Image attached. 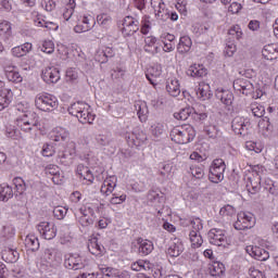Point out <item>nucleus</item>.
Returning a JSON list of instances; mask_svg holds the SVG:
<instances>
[{
  "label": "nucleus",
  "instance_id": "f257e3e1",
  "mask_svg": "<svg viewBox=\"0 0 278 278\" xmlns=\"http://www.w3.org/2000/svg\"><path fill=\"white\" fill-rule=\"evenodd\" d=\"M16 110L22 112V114L15 118L17 129L27 135L28 138H37L42 127L40 116L35 112L23 110V104H17Z\"/></svg>",
  "mask_w": 278,
  "mask_h": 278
},
{
  "label": "nucleus",
  "instance_id": "f03ea898",
  "mask_svg": "<svg viewBox=\"0 0 278 278\" xmlns=\"http://www.w3.org/2000/svg\"><path fill=\"white\" fill-rule=\"evenodd\" d=\"M67 112L71 116H75L83 125H86V123L92 125L94 123V114H92L90 105L86 102H74L68 106Z\"/></svg>",
  "mask_w": 278,
  "mask_h": 278
},
{
  "label": "nucleus",
  "instance_id": "7ed1b4c3",
  "mask_svg": "<svg viewBox=\"0 0 278 278\" xmlns=\"http://www.w3.org/2000/svg\"><path fill=\"white\" fill-rule=\"evenodd\" d=\"M169 136L176 144H188V142H192V140H194L195 134L192 126L186 125L173 128Z\"/></svg>",
  "mask_w": 278,
  "mask_h": 278
},
{
  "label": "nucleus",
  "instance_id": "20e7f679",
  "mask_svg": "<svg viewBox=\"0 0 278 278\" xmlns=\"http://www.w3.org/2000/svg\"><path fill=\"white\" fill-rule=\"evenodd\" d=\"M35 105L41 112H54V110H58L60 102L58 97L51 93H39L35 98Z\"/></svg>",
  "mask_w": 278,
  "mask_h": 278
},
{
  "label": "nucleus",
  "instance_id": "39448f33",
  "mask_svg": "<svg viewBox=\"0 0 278 278\" xmlns=\"http://www.w3.org/2000/svg\"><path fill=\"white\" fill-rule=\"evenodd\" d=\"M227 165L223 159H215L210 167L208 179L212 184H220L225 179Z\"/></svg>",
  "mask_w": 278,
  "mask_h": 278
},
{
  "label": "nucleus",
  "instance_id": "423d86ee",
  "mask_svg": "<svg viewBox=\"0 0 278 278\" xmlns=\"http://www.w3.org/2000/svg\"><path fill=\"white\" fill-rule=\"evenodd\" d=\"M88 266V260L79 254H66L64 257V267L67 270H83Z\"/></svg>",
  "mask_w": 278,
  "mask_h": 278
},
{
  "label": "nucleus",
  "instance_id": "0eeeda50",
  "mask_svg": "<svg viewBox=\"0 0 278 278\" xmlns=\"http://www.w3.org/2000/svg\"><path fill=\"white\" fill-rule=\"evenodd\" d=\"M252 227H255V215L251 212L238 213L235 229L244 231V229H252Z\"/></svg>",
  "mask_w": 278,
  "mask_h": 278
},
{
  "label": "nucleus",
  "instance_id": "6e6552de",
  "mask_svg": "<svg viewBox=\"0 0 278 278\" xmlns=\"http://www.w3.org/2000/svg\"><path fill=\"white\" fill-rule=\"evenodd\" d=\"M150 3L156 21L165 23V21L170 18V10H168L164 0H151Z\"/></svg>",
  "mask_w": 278,
  "mask_h": 278
},
{
  "label": "nucleus",
  "instance_id": "1a4fd4ad",
  "mask_svg": "<svg viewBox=\"0 0 278 278\" xmlns=\"http://www.w3.org/2000/svg\"><path fill=\"white\" fill-rule=\"evenodd\" d=\"M208 242L214 247H225L227 244V231L220 228H212L208 231Z\"/></svg>",
  "mask_w": 278,
  "mask_h": 278
},
{
  "label": "nucleus",
  "instance_id": "9d476101",
  "mask_svg": "<svg viewBox=\"0 0 278 278\" xmlns=\"http://www.w3.org/2000/svg\"><path fill=\"white\" fill-rule=\"evenodd\" d=\"M37 230L43 240H53L58 236V227L49 222H41L37 225Z\"/></svg>",
  "mask_w": 278,
  "mask_h": 278
},
{
  "label": "nucleus",
  "instance_id": "9b49d317",
  "mask_svg": "<svg viewBox=\"0 0 278 278\" xmlns=\"http://www.w3.org/2000/svg\"><path fill=\"white\" fill-rule=\"evenodd\" d=\"M30 18L35 27H43L45 29H49L50 31H58V24L46 21L45 16L38 13V11H33L30 13Z\"/></svg>",
  "mask_w": 278,
  "mask_h": 278
},
{
  "label": "nucleus",
  "instance_id": "f8f14e48",
  "mask_svg": "<svg viewBox=\"0 0 278 278\" xmlns=\"http://www.w3.org/2000/svg\"><path fill=\"white\" fill-rule=\"evenodd\" d=\"M98 264V270L104 277H114V278H131V274L127 270H117L115 268H112L105 264L97 263Z\"/></svg>",
  "mask_w": 278,
  "mask_h": 278
},
{
  "label": "nucleus",
  "instance_id": "ddd939ff",
  "mask_svg": "<svg viewBox=\"0 0 278 278\" xmlns=\"http://www.w3.org/2000/svg\"><path fill=\"white\" fill-rule=\"evenodd\" d=\"M7 244L1 251V257L7 264H16V261L21 260V253H18V250L12 243Z\"/></svg>",
  "mask_w": 278,
  "mask_h": 278
},
{
  "label": "nucleus",
  "instance_id": "4468645a",
  "mask_svg": "<svg viewBox=\"0 0 278 278\" xmlns=\"http://www.w3.org/2000/svg\"><path fill=\"white\" fill-rule=\"evenodd\" d=\"M122 25V34L124 36H134L140 29V22L134 16L124 17Z\"/></svg>",
  "mask_w": 278,
  "mask_h": 278
},
{
  "label": "nucleus",
  "instance_id": "2eb2a0df",
  "mask_svg": "<svg viewBox=\"0 0 278 278\" xmlns=\"http://www.w3.org/2000/svg\"><path fill=\"white\" fill-rule=\"evenodd\" d=\"M43 260H46L48 264H52L53 266H60L63 260L62 251L55 248H46L43 250Z\"/></svg>",
  "mask_w": 278,
  "mask_h": 278
},
{
  "label": "nucleus",
  "instance_id": "dca6fc26",
  "mask_svg": "<svg viewBox=\"0 0 278 278\" xmlns=\"http://www.w3.org/2000/svg\"><path fill=\"white\" fill-rule=\"evenodd\" d=\"M249 119L242 116H237L231 122V129L237 136H247L249 131Z\"/></svg>",
  "mask_w": 278,
  "mask_h": 278
},
{
  "label": "nucleus",
  "instance_id": "f3484780",
  "mask_svg": "<svg viewBox=\"0 0 278 278\" xmlns=\"http://www.w3.org/2000/svg\"><path fill=\"white\" fill-rule=\"evenodd\" d=\"M13 97L12 89L5 87V83L0 80V112L12 103Z\"/></svg>",
  "mask_w": 278,
  "mask_h": 278
},
{
  "label": "nucleus",
  "instance_id": "a211bd4d",
  "mask_svg": "<svg viewBox=\"0 0 278 278\" xmlns=\"http://www.w3.org/2000/svg\"><path fill=\"white\" fill-rule=\"evenodd\" d=\"M245 252L250 254L251 257L257 260L258 262H266L270 254L264 248L257 245H247Z\"/></svg>",
  "mask_w": 278,
  "mask_h": 278
},
{
  "label": "nucleus",
  "instance_id": "6ab92c4d",
  "mask_svg": "<svg viewBox=\"0 0 278 278\" xmlns=\"http://www.w3.org/2000/svg\"><path fill=\"white\" fill-rule=\"evenodd\" d=\"M233 89L237 92H242V94H245L249 97V94L253 93V84H251V80L244 79V78H238L233 81Z\"/></svg>",
  "mask_w": 278,
  "mask_h": 278
},
{
  "label": "nucleus",
  "instance_id": "aec40b11",
  "mask_svg": "<svg viewBox=\"0 0 278 278\" xmlns=\"http://www.w3.org/2000/svg\"><path fill=\"white\" fill-rule=\"evenodd\" d=\"M138 253L141 257H147V255H151L155 247L153 245V241L149 239L138 238L137 239Z\"/></svg>",
  "mask_w": 278,
  "mask_h": 278
},
{
  "label": "nucleus",
  "instance_id": "412c9836",
  "mask_svg": "<svg viewBox=\"0 0 278 278\" xmlns=\"http://www.w3.org/2000/svg\"><path fill=\"white\" fill-rule=\"evenodd\" d=\"M41 78L46 84H58L60 81V70L46 67L41 73Z\"/></svg>",
  "mask_w": 278,
  "mask_h": 278
},
{
  "label": "nucleus",
  "instance_id": "4be33fe9",
  "mask_svg": "<svg viewBox=\"0 0 278 278\" xmlns=\"http://www.w3.org/2000/svg\"><path fill=\"white\" fill-rule=\"evenodd\" d=\"M68 136H71L68 130L62 127H55L49 134L50 140H52V142H60V143L66 142L68 140Z\"/></svg>",
  "mask_w": 278,
  "mask_h": 278
},
{
  "label": "nucleus",
  "instance_id": "5701e85b",
  "mask_svg": "<svg viewBox=\"0 0 278 278\" xmlns=\"http://www.w3.org/2000/svg\"><path fill=\"white\" fill-rule=\"evenodd\" d=\"M146 77L152 86H155L157 84V78L162 77V64L160 63L152 64L148 68Z\"/></svg>",
  "mask_w": 278,
  "mask_h": 278
},
{
  "label": "nucleus",
  "instance_id": "b1692460",
  "mask_svg": "<svg viewBox=\"0 0 278 278\" xmlns=\"http://www.w3.org/2000/svg\"><path fill=\"white\" fill-rule=\"evenodd\" d=\"M14 236H16V229H14V226L12 225L3 226L0 230V240L2 244H12Z\"/></svg>",
  "mask_w": 278,
  "mask_h": 278
},
{
  "label": "nucleus",
  "instance_id": "393cba45",
  "mask_svg": "<svg viewBox=\"0 0 278 278\" xmlns=\"http://www.w3.org/2000/svg\"><path fill=\"white\" fill-rule=\"evenodd\" d=\"M143 51L150 53V55H155L160 53V46H157V38L154 36H148L144 38Z\"/></svg>",
  "mask_w": 278,
  "mask_h": 278
},
{
  "label": "nucleus",
  "instance_id": "a878e982",
  "mask_svg": "<svg viewBox=\"0 0 278 278\" xmlns=\"http://www.w3.org/2000/svg\"><path fill=\"white\" fill-rule=\"evenodd\" d=\"M167 253L170 255V257H179V255L184 253V243L179 238H174L170 241Z\"/></svg>",
  "mask_w": 278,
  "mask_h": 278
},
{
  "label": "nucleus",
  "instance_id": "bb28decb",
  "mask_svg": "<svg viewBox=\"0 0 278 278\" xmlns=\"http://www.w3.org/2000/svg\"><path fill=\"white\" fill-rule=\"evenodd\" d=\"M187 75L188 77H193L195 79H199L207 75V68H205L203 64H192L188 67Z\"/></svg>",
  "mask_w": 278,
  "mask_h": 278
},
{
  "label": "nucleus",
  "instance_id": "cd10ccee",
  "mask_svg": "<svg viewBox=\"0 0 278 278\" xmlns=\"http://www.w3.org/2000/svg\"><path fill=\"white\" fill-rule=\"evenodd\" d=\"M166 90L170 97H179L181 94V85L179 84V79L172 77L166 81Z\"/></svg>",
  "mask_w": 278,
  "mask_h": 278
},
{
  "label": "nucleus",
  "instance_id": "c85d7f7f",
  "mask_svg": "<svg viewBox=\"0 0 278 278\" xmlns=\"http://www.w3.org/2000/svg\"><path fill=\"white\" fill-rule=\"evenodd\" d=\"M245 188L249 194H257L262 190V178L255 176L249 177Z\"/></svg>",
  "mask_w": 278,
  "mask_h": 278
},
{
  "label": "nucleus",
  "instance_id": "c756f323",
  "mask_svg": "<svg viewBox=\"0 0 278 278\" xmlns=\"http://www.w3.org/2000/svg\"><path fill=\"white\" fill-rule=\"evenodd\" d=\"M116 188V176H110L106 177L103 181L100 192L102 194H105V197H110L114 192V189Z\"/></svg>",
  "mask_w": 278,
  "mask_h": 278
},
{
  "label": "nucleus",
  "instance_id": "7c9ffc66",
  "mask_svg": "<svg viewBox=\"0 0 278 278\" xmlns=\"http://www.w3.org/2000/svg\"><path fill=\"white\" fill-rule=\"evenodd\" d=\"M4 75L9 81L13 84H21L23 81V76L16 71L15 66L4 67Z\"/></svg>",
  "mask_w": 278,
  "mask_h": 278
},
{
  "label": "nucleus",
  "instance_id": "2f4dec72",
  "mask_svg": "<svg viewBox=\"0 0 278 278\" xmlns=\"http://www.w3.org/2000/svg\"><path fill=\"white\" fill-rule=\"evenodd\" d=\"M88 251L91 255H103L105 253V247L99 243L97 238H92L88 242Z\"/></svg>",
  "mask_w": 278,
  "mask_h": 278
},
{
  "label": "nucleus",
  "instance_id": "473e14b6",
  "mask_svg": "<svg viewBox=\"0 0 278 278\" xmlns=\"http://www.w3.org/2000/svg\"><path fill=\"white\" fill-rule=\"evenodd\" d=\"M195 94L200 101H207L212 97V91L210 90V85L205 83H200L195 89Z\"/></svg>",
  "mask_w": 278,
  "mask_h": 278
},
{
  "label": "nucleus",
  "instance_id": "72a5a7b5",
  "mask_svg": "<svg viewBox=\"0 0 278 278\" xmlns=\"http://www.w3.org/2000/svg\"><path fill=\"white\" fill-rule=\"evenodd\" d=\"M190 49H192V39L189 36H181L177 45L178 53L184 55L185 53H189Z\"/></svg>",
  "mask_w": 278,
  "mask_h": 278
},
{
  "label": "nucleus",
  "instance_id": "f704fd0d",
  "mask_svg": "<svg viewBox=\"0 0 278 278\" xmlns=\"http://www.w3.org/2000/svg\"><path fill=\"white\" fill-rule=\"evenodd\" d=\"M24 244L27 251H31L33 253L40 249V241L38 240V237H36V235H27L24 239Z\"/></svg>",
  "mask_w": 278,
  "mask_h": 278
},
{
  "label": "nucleus",
  "instance_id": "c9c22d12",
  "mask_svg": "<svg viewBox=\"0 0 278 278\" xmlns=\"http://www.w3.org/2000/svg\"><path fill=\"white\" fill-rule=\"evenodd\" d=\"M31 49H33V45L30 42H25L21 46H16L12 48L11 53L12 55H14V58H23L27 55V53H29Z\"/></svg>",
  "mask_w": 278,
  "mask_h": 278
},
{
  "label": "nucleus",
  "instance_id": "e433bc0d",
  "mask_svg": "<svg viewBox=\"0 0 278 278\" xmlns=\"http://www.w3.org/2000/svg\"><path fill=\"white\" fill-rule=\"evenodd\" d=\"M76 173L80 176V179L88 181V184H92L94 181V175H92V172H90V168L87 166L79 164L76 168Z\"/></svg>",
  "mask_w": 278,
  "mask_h": 278
},
{
  "label": "nucleus",
  "instance_id": "4c0bfd02",
  "mask_svg": "<svg viewBox=\"0 0 278 278\" xmlns=\"http://www.w3.org/2000/svg\"><path fill=\"white\" fill-rule=\"evenodd\" d=\"M135 110L137 112V116L141 123H147V118H149V108L144 102H137L135 104Z\"/></svg>",
  "mask_w": 278,
  "mask_h": 278
},
{
  "label": "nucleus",
  "instance_id": "58836bf2",
  "mask_svg": "<svg viewBox=\"0 0 278 278\" xmlns=\"http://www.w3.org/2000/svg\"><path fill=\"white\" fill-rule=\"evenodd\" d=\"M216 98L224 103V105H231L233 103V93L229 90L218 89L216 91Z\"/></svg>",
  "mask_w": 278,
  "mask_h": 278
},
{
  "label": "nucleus",
  "instance_id": "ea45409f",
  "mask_svg": "<svg viewBox=\"0 0 278 278\" xmlns=\"http://www.w3.org/2000/svg\"><path fill=\"white\" fill-rule=\"evenodd\" d=\"M14 197V190L10 185L8 184H1L0 185V201H3L4 203H8L9 199H12Z\"/></svg>",
  "mask_w": 278,
  "mask_h": 278
},
{
  "label": "nucleus",
  "instance_id": "a19ab883",
  "mask_svg": "<svg viewBox=\"0 0 278 278\" xmlns=\"http://www.w3.org/2000/svg\"><path fill=\"white\" fill-rule=\"evenodd\" d=\"M81 216L78 219L79 225H81V227H90L91 225L94 224V219H92V217L88 216V213L90 212V208H88V211L85 207H81L79 210Z\"/></svg>",
  "mask_w": 278,
  "mask_h": 278
},
{
  "label": "nucleus",
  "instance_id": "79ce46f5",
  "mask_svg": "<svg viewBox=\"0 0 278 278\" xmlns=\"http://www.w3.org/2000/svg\"><path fill=\"white\" fill-rule=\"evenodd\" d=\"M126 140L130 147H140L146 140H147V135H143L141 132L140 137L136 136V134H129L126 135Z\"/></svg>",
  "mask_w": 278,
  "mask_h": 278
},
{
  "label": "nucleus",
  "instance_id": "37998d69",
  "mask_svg": "<svg viewBox=\"0 0 278 278\" xmlns=\"http://www.w3.org/2000/svg\"><path fill=\"white\" fill-rule=\"evenodd\" d=\"M263 55L267 58V60H277L278 59V45H269L265 46L263 50Z\"/></svg>",
  "mask_w": 278,
  "mask_h": 278
},
{
  "label": "nucleus",
  "instance_id": "c03bdc74",
  "mask_svg": "<svg viewBox=\"0 0 278 278\" xmlns=\"http://www.w3.org/2000/svg\"><path fill=\"white\" fill-rule=\"evenodd\" d=\"M189 240L192 249H199L203 244V237L201 236V232L190 231Z\"/></svg>",
  "mask_w": 278,
  "mask_h": 278
},
{
  "label": "nucleus",
  "instance_id": "a18cd8bd",
  "mask_svg": "<svg viewBox=\"0 0 278 278\" xmlns=\"http://www.w3.org/2000/svg\"><path fill=\"white\" fill-rule=\"evenodd\" d=\"M131 270L140 273L141 270H151V263L149 261L139 260L130 265Z\"/></svg>",
  "mask_w": 278,
  "mask_h": 278
},
{
  "label": "nucleus",
  "instance_id": "49530a36",
  "mask_svg": "<svg viewBox=\"0 0 278 278\" xmlns=\"http://www.w3.org/2000/svg\"><path fill=\"white\" fill-rule=\"evenodd\" d=\"M188 225H190L191 230L195 233H201V230L203 229V219L200 217H191L188 219Z\"/></svg>",
  "mask_w": 278,
  "mask_h": 278
},
{
  "label": "nucleus",
  "instance_id": "de8ad7c7",
  "mask_svg": "<svg viewBox=\"0 0 278 278\" xmlns=\"http://www.w3.org/2000/svg\"><path fill=\"white\" fill-rule=\"evenodd\" d=\"M194 112V109L188 106L185 109H181L178 112L174 113V118H176V121H188V118H190V114H192Z\"/></svg>",
  "mask_w": 278,
  "mask_h": 278
},
{
  "label": "nucleus",
  "instance_id": "09e8293b",
  "mask_svg": "<svg viewBox=\"0 0 278 278\" xmlns=\"http://www.w3.org/2000/svg\"><path fill=\"white\" fill-rule=\"evenodd\" d=\"M97 23L100 27L108 29L112 25V16L108 13H101L97 16Z\"/></svg>",
  "mask_w": 278,
  "mask_h": 278
},
{
  "label": "nucleus",
  "instance_id": "8fccbe9b",
  "mask_svg": "<svg viewBox=\"0 0 278 278\" xmlns=\"http://www.w3.org/2000/svg\"><path fill=\"white\" fill-rule=\"evenodd\" d=\"M76 7L77 3L75 2V0H68V3L66 4L65 10L63 12L64 21H71Z\"/></svg>",
  "mask_w": 278,
  "mask_h": 278
},
{
  "label": "nucleus",
  "instance_id": "3c124183",
  "mask_svg": "<svg viewBox=\"0 0 278 278\" xmlns=\"http://www.w3.org/2000/svg\"><path fill=\"white\" fill-rule=\"evenodd\" d=\"M258 129L263 136H268V131H270V119L268 117H263L258 121Z\"/></svg>",
  "mask_w": 278,
  "mask_h": 278
},
{
  "label": "nucleus",
  "instance_id": "603ef678",
  "mask_svg": "<svg viewBox=\"0 0 278 278\" xmlns=\"http://www.w3.org/2000/svg\"><path fill=\"white\" fill-rule=\"evenodd\" d=\"M0 36L7 39L12 36V24L10 22L3 21L0 23Z\"/></svg>",
  "mask_w": 278,
  "mask_h": 278
},
{
  "label": "nucleus",
  "instance_id": "864d4df0",
  "mask_svg": "<svg viewBox=\"0 0 278 278\" xmlns=\"http://www.w3.org/2000/svg\"><path fill=\"white\" fill-rule=\"evenodd\" d=\"M190 173L195 179H203L205 177V169L203 165H191Z\"/></svg>",
  "mask_w": 278,
  "mask_h": 278
},
{
  "label": "nucleus",
  "instance_id": "5fc2aeb1",
  "mask_svg": "<svg viewBox=\"0 0 278 278\" xmlns=\"http://www.w3.org/2000/svg\"><path fill=\"white\" fill-rule=\"evenodd\" d=\"M13 186H15L17 194H23V192L27 190V185L25 184V180L22 177L13 178Z\"/></svg>",
  "mask_w": 278,
  "mask_h": 278
},
{
  "label": "nucleus",
  "instance_id": "6e6d98bb",
  "mask_svg": "<svg viewBox=\"0 0 278 278\" xmlns=\"http://www.w3.org/2000/svg\"><path fill=\"white\" fill-rule=\"evenodd\" d=\"M211 275L213 277H220V276L225 275V264H223L220 262L214 263L211 268Z\"/></svg>",
  "mask_w": 278,
  "mask_h": 278
},
{
  "label": "nucleus",
  "instance_id": "4d7b16f0",
  "mask_svg": "<svg viewBox=\"0 0 278 278\" xmlns=\"http://www.w3.org/2000/svg\"><path fill=\"white\" fill-rule=\"evenodd\" d=\"M261 188H264V190H267L269 194H277L275 182L270 178H265L264 181L261 182Z\"/></svg>",
  "mask_w": 278,
  "mask_h": 278
},
{
  "label": "nucleus",
  "instance_id": "13d9d810",
  "mask_svg": "<svg viewBox=\"0 0 278 278\" xmlns=\"http://www.w3.org/2000/svg\"><path fill=\"white\" fill-rule=\"evenodd\" d=\"M96 141L100 147H110L112 144V135H98Z\"/></svg>",
  "mask_w": 278,
  "mask_h": 278
},
{
  "label": "nucleus",
  "instance_id": "bf43d9fd",
  "mask_svg": "<svg viewBox=\"0 0 278 278\" xmlns=\"http://www.w3.org/2000/svg\"><path fill=\"white\" fill-rule=\"evenodd\" d=\"M53 214H54V218H56L58 220H64V218L66 217V214H68V208L64 206H56L53 210Z\"/></svg>",
  "mask_w": 278,
  "mask_h": 278
},
{
  "label": "nucleus",
  "instance_id": "052dcab7",
  "mask_svg": "<svg viewBox=\"0 0 278 278\" xmlns=\"http://www.w3.org/2000/svg\"><path fill=\"white\" fill-rule=\"evenodd\" d=\"M41 51L43 53H48V55H51V53L55 51V43H53L51 40H45L41 46Z\"/></svg>",
  "mask_w": 278,
  "mask_h": 278
},
{
  "label": "nucleus",
  "instance_id": "680f3d73",
  "mask_svg": "<svg viewBox=\"0 0 278 278\" xmlns=\"http://www.w3.org/2000/svg\"><path fill=\"white\" fill-rule=\"evenodd\" d=\"M60 167L58 165L50 164L45 168V175L48 179H51L54 175H58Z\"/></svg>",
  "mask_w": 278,
  "mask_h": 278
},
{
  "label": "nucleus",
  "instance_id": "e2e57ef3",
  "mask_svg": "<svg viewBox=\"0 0 278 278\" xmlns=\"http://www.w3.org/2000/svg\"><path fill=\"white\" fill-rule=\"evenodd\" d=\"M151 134L154 138H160L164 134V125L155 123L151 126Z\"/></svg>",
  "mask_w": 278,
  "mask_h": 278
},
{
  "label": "nucleus",
  "instance_id": "0e129e2a",
  "mask_svg": "<svg viewBox=\"0 0 278 278\" xmlns=\"http://www.w3.org/2000/svg\"><path fill=\"white\" fill-rule=\"evenodd\" d=\"M219 214L220 216H233L236 215V207L227 204L219 210Z\"/></svg>",
  "mask_w": 278,
  "mask_h": 278
},
{
  "label": "nucleus",
  "instance_id": "69168bd1",
  "mask_svg": "<svg viewBox=\"0 0 278 278\" xmlns=\"http://www.w3.org/2000/svg\"><path fill=\"white\" fill-rule=\"evenodd\" d=\"M164 198L160 197V193L155 190H151L148 193V201H150V203H162Z\"/></svg>",
  "mask_w": 278,
  "mask_h": 278
},
{
  "label": "nucleus",
  "instance_id": "338daca9",
  "mask_svg": "<svg viewBox=\"0 0 278 278\" xmlns=\"http://www.w3.org/2000/svg\"><path fill=\"white\" fill-rule=\"evenodd\" d=\"M228 34L232 36V38L240 40V38H242V28H240V25H235L228 30Z\"/></svg>",
  "mask_w": 278,
  "mask_h": 278
},
{
  "label": "nucleus",
  "instance_id": "774afa93",
  "mask_svg": "<svg viewBox=\"0 0 278 278\" xmlns=\"http://www.w3.org/2000/svg\"><path fill=\"white\" fill-rule=\"evenodd\" d=\"M5 136L7 138H11V140H18V138H21V131L13 127H8L5 130Z\"/></svg>",
  "mask_w": 278,
  "mask_h": 278
}]
</instances>
